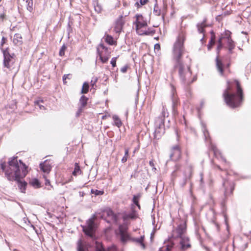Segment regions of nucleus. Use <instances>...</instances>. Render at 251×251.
I'll return each instance as SVG.
<instances>
[{
  "mask_svg": "<svg viewBox=\"0 0 251 251\" xmlns=\"http://www.w3.org/2000/svg\"><path fill=\"white\" fill-rule=\"evenodd\" d=\"M81 172L80 167L78 163H75V168L73 172V175L74 176H77L78 174H80Z\"/></svg>",
  "mask_w": 251,
  "mask_h": 251,
  "instance_id": "cd10ccee",
  "label": "nucleus"
},
{
  "mask_svg": "<svg viewBox=\"0 0 251 251\" xmlns=\"http://www.w3.org/2000/svg\"><path fill=\"white\" fill-rule=\"evenodd\" d=\"M89 88V83L87 82H85L83 84L80 93L81 94H87L88 92Z\"/></svg>",
  "mask_w": 251,
  "mask_h": 251,
  "instance_id": "c756f323",
  "label": "nucleus"
},
{
  "mask_svg": "<svg viewBox=\"0 0 251 251\" xmlns=\"http://www.w3.org/2000/svg\"><path fill=\"white\" fill-rule=\"evenodd\" d=\"M138 217L137 211L132 208L129 212H124L122 213V219L125 222V224L128 225L130 224L129 220H134Z\"/></svg>",
  "mask_w": 251,
  "mask_h": 251,
  "instance_id": "1a4fd4ad",
  "label": "nucleus"
},
{
  "mask_svg": "<svg viewBox=\"0 0 251 251\" xmlns=\"http://www.w3.org/2000/svg\"><path fill=\"white\" fill-rule=\"evenodd\" d=\"M197 76H195L193 77V79H192V80L191 82H194L195 81H196V80H197Z\"/></svg>",
  "mask_w": 251,
  "mask_h": 251,
  "instance_id": "e2e57ef3",
  "label": "nucleus"
},
{
  "mask_svg": "<svg viewBox=\"0 0 251 251\" xmlns=\"http://www.w3.org/2000/svg\"><path fill=\"white\" fill-rule=\"evenodd\" d=\"M97 53L100 57V59L103 63H106L110 56V53H105V56H103L102 51H100V49L99 47L97 49Z\"/></svg>",
  "mask_w": 251,
  "mask_h": 251,
  "instance_id": "a211bd4d",
  "label": "nucleus"
},
{
  "mask_svg": "<svg viewBox=\"0 0 251 251\" xmlns=\"http://www.w3.org/2000/svg\"><path fill=\"white\" fill-rule=\"evenodd\" d=\"M191 197V198L192 200V206H191V212L193 213L194 212V209H195V198L193 196L192 192L191 191V190L189 189V197Z\"/></svg>",
  "mask_w": 251,
  "mask_h": 251,
  "instance_id": "473e14b6",
  "label": "nucleus"
},
{
  "mask_svg": "<svg viewBox=\"0 0 251 251\" xmlns=\"http://www.w3.org/2000/svg\"><path fill=\"white\" fill-rule=\"evenodd\" d=\"M19 162L22 165L21 169L13 167L14 169L15 170L14 171V175H11L9 171H7L6 174V177L10 181H16L21 192L22 193H25L27 183L25 181H22L21 179L24 178L27 175L28 173L27 170V166L21 160H19Z\"/></svg>",
  "mask_w": 251,
  "mask_h": 251,
  "instance_id": "7ed1b4c3",
  "label": "nucleus"
},
{
  "mask_svg": "<svg viewBox=\"0 0 251 251\" xmlns=\"http://www.w3.org/2000/svg\"><path fill=\"white\" fill-rule=\"evenodd\" d=\"M67 49V46L63 44L62 46L61 47V49H60L59 54L60 56H62L64 55L65 54V51Z\"/></svg>",
  "mask_w": 251,
  "mask_h": 251,
  "instance_id": "79ce46f5",
  "label": "nucleus"
},
{
  "mask_svg": "<svg viewBox=\"0 0 251 251\" xmlns=\"http://www.w3.org/2000/svg\"><path fill=\"white\" fill-rule=\"evenodd\" d=\"M136 206H137V207H138L139 209H140V205L139 204V203H138V205H136Z\"/></svg>",
  "mask_w": 251,
  "mask_h": 251,
  "instance_id": "774afa93",
  "label": "nucleus"
},
{
  "mask_svg": "<svg viewBox=\"0 0 251 251\" xmlns=\"http://www.w3.org/2000/svg\"><path fill=\"white\" fill-rule=\"evenodd\" d=\"M121 240L123 243H126L127 240L130 239L129 235L128 233L120 234Z\"/></svg>",
  "mask_w": 251,
  "mask_h": 251,
  "instance_id": "c9c22d12",
  "label": "nucleus"
},
{
  "mask_svg": "<svg viewBox=\"0 0 251 251\" xmlns=\"http://www.w3.org/2000/svg\"><path fill=\"white\" fill-rule=\"evenodd\" d=\"M0 165L2 171L5 173V176L7 171H9L11 175H14L15 173L14 171L15 170L14 169V168L11 167L12 166L14 167H15L18 169H21L22 167V165L20 163L19 160H18L17 156H13L9 158L7 167H6L5 162L1 163Z\"/></svg>",
  "mask_w": 251,
  "mask_h": 251,
  "instance_id": "423d86ee",
  "label": "nucleus"
},
{
  "mask_svg": "<svg viewBox=\"0 0 251 251\" xmlns=\"http://www.w3.org/2000/svg\"><path fill=\"white\" fill-rule=\"evenodd\" d=\"M127 226L124 224V225H120L119 226L120 234H123L127 233Z\"/></svg>",
  "mask_w": 251,
  "mask_h": 251,
  "instance_id": "bb28decb",
  "label": "nucleus"
},
{
  "mask_svg": "<svg viewBox=\"0 0 251 251\" xmlns=\"http://www.w3.org/2000/svg\"><path fill=\"white\" fill-rule=\"evenodd\" d=\"M155 229H154L153 231L151 232V240H152V239L154 237V233L155 232Z\"/></svg>",
  "mask_w": 251,
  "mask_h": 251,
  "instance_id": "680f3d73",
  "label": "nucleus"
},
{
  "mask_svg": "<svg viewBox=\"0 0 251 251\" xmlns=\"http://www.w3.org/2000/svg\"><path fill=\"white\" fill-rule=\"evenodd\" d=\"M141 196L140 194H138L137 195H134L133 199H132V201L135 205H138L139 202V200Z\"/></svg>",
  "mask_w": 251,
  "mask_h": 251,
  "instance_id": "a19ab883",
  "label": "nucleus"
},
{
  "mask_svg": "<svg viewBox=\"0 0 251 251\" xmlns=\"http://www.w3.org/2000/svg\"><path fill=\"white\" fill-rule=\"evenodd\" d=\"M50 183V181L49 180H46V181L45 182V184L46 185H47L49 184Z\"/></svg>",
  "mask_w": 251,
  "mask_h": 251,
  "instance_id": "0e129e2a",
  "label": "nucleus"
},
{
  "mask_svg": "<svg viewBox=\"0 0 251 251\" xmlns=\"http://www.w3.org/2000/svg\"><path fill=\"white\" fill-rule=\"evenodd\" d=\"M1 50L3 53V66L7 69H10L16 60V56L15 53H10L9 49L7 48L6 49L1 48Z\"/></svg>",
  "mask_w": 251,
  "mask_h": 251,
  "instance_id": "0eeeda50",
  "label": "nucleus"
},
{
  "mask_svg": "<svg viewBox=\"0 0 251 251\" xmlns=\"http://www.w3.org/2000/svg\"><path fill=\"white\" fill-rule=\"evenodd\" d=\"M202 130L203 136L204 137L205 141L207 142H209V143H211L209 132L206 129L205 125L203 123L202 124Z\"/></svg>",
  "mask_w": 251,
  "mask_h": 251,
  "instance_id": "412c9836",
  "label": "nucleus"
},
{
  "mask_svg": "<svg viewBox=\"0 0 251 251\" xmlns=\"http://www.w3.org/2000/svg\"><path fill=\"white\" fill-rule=\"evenodd\" d=\"M88 100V98L86 96L82 95L79 100V103L81 104L80 108H79V112H81L82 109L87 104V101Z\"/></svg>",
  "mask_w": 251,
  "mask_h": 251,
  "instance_id": "4be33fe9",
  "label": "nucleus"
},
{
  "mask_svg": "<svg viewBox=\"0 0 251 251\" xmlns=\"http://www.w3.org/2000/svg\"><path fill=\"white\" fill-rule=\"evenodd\" d=\"M186 18H182L180 25V32L177 36L176 41L174 44L173 53L174 58L179 63L178 73L181 81L182 83L186 82L185 74L184 73V66L179 63V60L184 53V42L186 38L187 25Z\"/></svg>",
  "mask_w": 251,
  "mask_h": 251,
  "instance_id": "f257e3e1",
  "label": "nucleus"
},
{
  "mask_svg": "<svg viewBox=\"0 0 251 251\" xmlns=\"http://www.w3.org/2000/svg\"><path fill=\"white\" fill-rule=\"evenodd\" d=\"M125 22L123 20V16H121L116 21L115 26V30L117 33L121 31Z\"/></svg>",
  "mask_w": 251,
  "mask_h": 251,
  "instance_id": "dca6fc26",
  "label": "nucleus"
},
{
  "mask_svg": "<svg viewBox=\"0 0 251 251\" xmlns=\"http://www.w3.org/2000/svg\"><path fill=\"white\" fill-rule=\"evenodd\" d=\"M214 45L210 44V43H208L207 45V49L208 50H210L211 49L213 48Z\"/></svg>",
  "mask_w": 251,
  "mask_h": 251,
  "instance_id": "bf43d9fd",
  "label": "nucleus"
},
{
  "mask_svg": "<svg viewBox=\"0 0 251 251\" xmlns=\"http://www.w3.org/2000/svg\"><path fill=\"white\" fill-rule=\"evenodd\" d=\"M172 106L174 110L176 106L177 105V98L175 96L174 93L172 95Z\"/></svg>",
  "mask_w": 251,
  "mask_h": 251,
  "instance_id": "4c0bfd02",
  "label": "nucleus"
},
{
  "mask_svg": "<svg viewBox=\"0 0 251 251\" xmlns=\"http://www.w3.org/2000/svg\"><path fill=\"white\" fill-rule=\"evenodd\" d=\"M135 24H136L137 29L145 27L147 25V22L146 21H144V20L135 21Z\"/></svg>",
  "mask_w": 251,
  "mask_h": 251,
  "instance_id": "a878e982",
  "label": "nucleus"
},
{
  "mask_svg": "<svg viewBox=\"0 0 251 251\" xmlns=\"http://www.w3.org/2000/svg\"><path fill=\"white\" fill-rule=\"evenodd\" d=\"M223 186L225 189L224 195L225 197H227L232 193L234 189V185L232 182L224 179Z\"/></svg>",
  "mask_w": 251,
  "mask_h": 251,
  "instance_id": "f8f14e48",
  "label": "nucleus"
},
{
  "mask_svg": "<svg viewBox=\"0 0 251 251\" xmlns=\"http://www.w3.org/2000/svg\"><path fill=\"white\" fill-rule=\"evenodd\" d=\"M223 45L218 44L216 48L217 57L216 58V68L221 75L224 73V64L222 62L219 60V54L221 50L223 48Z\"/></svg>",
  "mask_w": 251,
  "mask_h": 251,
  "instance_id": "9b49d317",
  "label": "nucleus"
},
{
  "mask_svg": "<svg viewBox=\"0 0 251 251\" xmlns=\"http://www.w3.org/2000/svg\"><path fill=\"white\" fill-rule=\"evenodd\" d=\"M71 76V74H66V75H64L63 76V83L64 84H66L67 83V81H66V79H71V77L70 76Z\"/></svg>",
  "mask_w": 251,
  "mask_h": 251,
  "instance_id": "37998d69",
  "label": "nucleus"
},
{
  "mask_svg": "<svg viewBox=\"0 0 251 251\" xmlns=\"http://www.w3.org/2000/svg\"><path fill=\"white\" fill-rule=\"evenodd\" d=\"M6 20V10L3 6H0V24Z\"/></svg>",
  "mask_w": 251,
  "mask_h": 251,
  "instance_id": "5701e85b",
  "label": "nucleus"
},
{
  "mask_svg": "<svg viewBox=\"0 0 251 251\" xmlns=\"http://www.w3.org/2000/svg\"><path fill=\"white\" fill-rule=\"evenodd\" d=\"M182 122H184V124L185 125V127H187V121H186V119L185 118V116L184 115L183 116V119H181L180 120V122L182 124Z\"/></svg>",
  "mask_w": 251,
  "mask_h": 251,
  "instance_id": "5fc2aeb1",
  "label": "nucleus"
},
{
  "mask_svg": "<svg viewBox=\"0 0 251 251\" xmlns=\"http://www.w3.org/2000/svg\"><path fill=\"white\" fill-rule=\"evenodd\" d=\"M224 38L225 37L223 36H221V37H220L218 40V44L223 45L222 41Z\"/></svg>",
  "mask_w": 251,
  "mask_h": 251,
  "instance_id": "6e6d98bb",
  "label": "nucleus"
},
{
  "mask_svg": "<svg viewBox=\"0 0 251 251\" xmlns=\"http://www.w3.org/2000/svg\"><path fill=\"white\" fill-rule=\"evenodd\" d=\"M168 113L166 112L165 108L163 107L161 114L157 118L155 121V130L154 132V139L159 140L165 132V128L170 127V120H167L168 123L165 124L166 118H168Z\"/></svg>",
  "mask_w": 251,
  "mask_h": 251,
  "instance_id": "20e7f679",
  "label": "nucleus"
},
{
  "mask_svg": "<svg viewBox=\"0 0 251 251\" xmlns=\"http://www.w3.org/2000/svg\"><path fill=\"white\" fill-rule=\"evenodd\" d=\"M155 1V3L154 4V9H153V13L157 16H159L161 14V10L159 9V7L157 5V0H154Z\"/></svg>",
  "mask_w": 251,
  "mask_h": 251,
  "instance_id": "e433bc0d",
  "label": "nucleus"
},
{
  "mask_svg": "<svg viewBox=\"0 0 251 251\" xmlns=\"http://www.w3.org/2000/svg\"><path fill=\"white\" fill-rule=\"evenodd\" d=\"M105 42L110 45H113L115 41L114 40L113 37L108 34L105 35Z\"/></svg>",
  "mask_w": 251,
  "mask_h": 251,
  "instance_id": "b1692460",
  "label": "nucleus"
},
{
  "mask_svg": "<svg viewBox=\"0 0 251 251\" xmlns=\"http://www.w3.org/2000/svg\"><path fill=\"white\" fill-rule=\"evenodd\" d=\"M98 78L97 77H93L91 81V84L92 87L94 88V86H96V83L98 81Z\"/></svg>",
  "mask_w": 251,
  "mask_h": 251,
  "instance_id": "c03bdc74",
  "label": "nucleus"
},
{
  "mask_svg": "<svg viewBox=\"0 0 251 251\" xmlns=\"http://www.w3.org/2000/svg\"><path fill=\"white\" fill-rule=\"evenodd\" d=\"M129 155V149H125V156L127 157Z\"/></svg>",
  "mask_w": 251,
  "mask_h": 251,
  "instance_id": "4d7b16f0",
  "label": "nucleus"
},
{
  "mask_svg": "<svg viewBox=\"0 0 251 251\" xmlns=\"http://www.w3.org/2000/svg\"><path fill=\"white\" fill-rule=\"evenodd\" d=\"M180 155V151L179 147L178 146H174L171 150L169 154L170 158L173 160H176L178 159Z\"/></svg>",
  "mask_w": 251,
  "mask_h": 251,
  "instance_id": "2eb2a0df",
  "label": "nucleus"
},
{
  "mask_svg": "<svg viewBox=\"0 0 251 251\" xmlns=\"http://www.w3.org/2000/svg\"><path fill=\"white\" fill-rule=\"evenodd\" d=\"M128 66L126 65L121 69V71L123 73H126L127 72Z\"/></svg>",
  "mask_w": 251,
  "mask_h": 251,
  "instance_id": "864d4df0",
  "label": "nucleus"
},
{
  "mask_svg": "<svg viewBox=\"0 0 251 251\" xmlns=\"http://www.w3.org/2000/svg\"><path fill=\"white\" fill-rule=\"evenodd\" d=\"M94 4L95 11L98 13H101L102 11V7L100 5V4L99 3L98 1H95Z\"/></svg>",
  "mask_w": 251,
  "mask_h": 251,
  "instance_id": "2f4dec72",
  "label": "nucleus"
},
{
  "mask_svg": "<svg viewBox=\"0 0 251 251\" xmlns=\"http://www.w3.org/2000/svg\"><path fill=\"white\" fill-rule=\"evenodd\" d=\"M155 48H160V45H159V44H156L155 45Z\"/></svg>",
  "mask_w": 251,
  "mask_h": 251,
  "instance_id": "69168bd1",
  "label": "nucleus"
},
{
  "mask_svg": "<svg viewBox=\"0 0 251 251\" xmlns=\"http://www.w3.org/2000/svg\"><path fill=\"white\" fill-rule=\"evenodd\" d=\"M226 39L229 53L232 54V50L234 49L235 45L234 44V41L231 39V37L230 36H228Z\"/></svg>",
  "mask_w": 251,
  "mask_h": 251,
  "instance_id": "aec40b11",
  "label": "nucleus"
},
{
  "mask_svg": "<svg viewBox=\"0 0 251 251\" xmlns=\"http://www.w3.org/2000/svg\"><path fill=\"white\" fill-rule=\"evenodd\" d=\"M149 164L152 167V170L155 172L156 170V169L154 167V165L152 160L150 161Z\"/></svg>",
  "mask_w": 251,
  "mask_h": 251,
  "instance_id": "3c124183",
  "label": "nucleus"
},
{
  "mask_svg": "<svg viewBox=\"0 0 251 251\" xmlns=\"http://www.w3.org/2000/svg\"><path fill=\"white\" fill-rule=\"evenodd\" d=\"M174 246V243L172 241H169L168 244L166 245V248L164 250H163L162 248H160L158 251H171Z\"/></svg>",
  "mask_w": 251,
  "mask_h": 251,
  "instance_id": "c85d7f7f",
  "label": "nucleus"
},
{
  "mask_svg": "<svg viewBox=\"0 0 251 251\" xmlns=\"http://www.w3.org/2000/svg\"><path fill=\"white\" fill-rule=\"evenodd\" d=\"M103 214L101 216V218H103V217H106V218H108L109 220H105L106 222L110 223L111 221L114 223L117 224L118 222V217L116 214H115L112 209L110 208H106L103 210Z\"/></svg>",
  "mask_w": 251,
  "mask_h": 251,
  "instance_id": "9d476101",
  "label": "nucleus"
},
{
  "mask_svg": "<svg viewBox=\"0 0 251 251\" xmlns=\"http://www.w3.org/2000/svg\"><path fill=\"white\" fill-rule=\"evenodd\" d=\"M113 119L114 122V125L118 127H120L122 126V122L120 118L116 115L113 116Z\"/></svg>",
  "mask_w": 251,
  "mask_h": 251,
  "instance_id": "7c9ffc66",
  "label": "nucleus"
},
{
  "mask_svg": "<svg viewBox=\"0 0 251 251\" xmlns=\"http://www.w3.org/2000/svg\"><path fill=\"white\" fill-rule=\"evenodd\" d=\"M186 179H185L184 182L182 184V186L183 187L184 185H185L186 184Z\"/></svg>",
  "mask_w": 251,
  "mask_h": 251,
  "instance_id": "338daca9",
  "label": "nucleus"
},
{
  "mask_svg": "<svg viewBox=\"0 0 251 251\" xmlns=\"http://www.w3.org/2000/svg\"><path fill=\"white\" fill-rule=\"evenodd\" d=\"M40 168L44 173L49 174L52 168L51 163L50 160H46L40 164Z\"/></svg>",
  "mask_w": 251,
  "mask_h": 251,
  "instance_id": "4468645a",
  "label": "nucleus"
},
{
  "mask_svg": "<svg viewBox=\"0 0 251 251\" xmlns=\"http://www.w3.org/2000/svg\"><path fill=\"white\" fill-rule=\"evenodd\" d=\"M87 226L83 227V231L88 236L95 238L96 224L94 218L89 219L87 222Z\"/></svg>",
  "mask_w": 251,
  "mask_h": 251,
  "instance_id": "6e6552de",
  "label": "nucleus"
},
{
  "mask_svg": "<svg viewBox=\"0 0 251 251\" xmlns=\"http://www.w3.org/2000/svg\"><path fill=\"white\" fill-rule=\"evenodd\" d=\"M155 33V30H148V31H145L144 33H143V34L144 35H153V34H154Z\"/></svg>",
  "mask_w": 251,
  "mask_h": 251,
  "instance_id": "09e8293b",
  "label": "nucleus"
},
{
  "mask_svg": "<svg viewBox=\"0 0 251 251\" xmlns=\"http://www.w3.org/2000/svg\"><path fill=\"white\" fill-rule=\"evenodd\" d=\"M43 100H37L35 101V105L38 106L40 109H42V108H44V106L41 104H40L41 102H43Z\"/></svg>",
  "mask_w": 251,
  "mask_h": 251,
  "instance_id": "a18cd8bd",
  "label": "nucleus"
},
{
  "mask_svg": "<svg viewBox=\"0 0 251 251\" xmlns=\"http://www.w3.org/2000/svg\"><path fill=\"white\" fill-rule=\"evenodd\" d=\"M127 157H126V156H124L123 157V158L122 159V160H121V161H122V162L123 163H125V162L127 161Z\"/></svg>",
  "mask_w": 251,
  "mask_h": 251,
  "instance_id": "13d9d810",
  "label": "nucleus"
},
{
  "mask_svg": "<svg viewBox=\"0 0 251 251\" xmlns=\"http://www.w3.org/2000/svg\"><path fill=\"white\" fill-rule=\"evenodd\" d=\"M225 101L231 108L239 106L243 100V92L239 82H228V85L223 93Z\"/></svg>",
  "mask_w": 251,
  "mask_h": 251,
  "instance_id": "f03ea898",
  "label": "nucleus"
},
{
  "mask_svg": "<svg viewBox=\"0 0 251 251\" xmlns=\"http://www.w3.org/2000/svg\"><path fill=\"white\" fill-rule=\"evenodd\" d=\"M187 231V224L185 221L183 224H180L177 228L173 231L172 237L174 238H179L180 239L179 244L180 249L185 250L188 248V237L185 235Z\"/></svg>",
  "mask_w": 251,
  "mask_h": 251,
  "instance_id": "39448f33",
  "label": "nucleus"
},
{
  "mask_svg": "<svg viewBox=\"0 0 251 251\" xmlns=\"http://www.w3.org/2000/svg\"><path fill=\"white\" fill-rule=\"evenodd\" d=\"M6 41V38L4 37H2V39H1V44H0V48H2V47L3 46V45L5 43V42Z\"/></svg>",
  "mask_w": 251,
  "mask_h": 251,
  "instance_id": "603ef678",
  "label": "nucleus"
},
{
  "mask_svg": "<svg viewBox=\"0 0 251 251\" xmlns=\"http://www.w3.org/2000/svg\"><path fill=\"white\" fill-rule=\"evenodd\" d=\"M117 57H113L112 59H111V60L110 61V63L112 65V66L113 67H115L116 66V60H117Z\"/></svg>",
  "mask_w": 251,
  "mask_h": 251,
  "instance_id": "de8ad7c7",
  "label": "nucleus"
},
{
  "mask_svg": "<svg viewBox=\"0 0 251 251\" xmlns=\"http://www.w3.org/2000/svg\"><path fill=\"white\" fill-rule=\"evenodd\" d=\"M91 192L92 194H95L96 196H100L103 194V191L98 190L97 189H92Z\"/></svg>",
  "mask_w": 251,
  "mask_h": 251,
  "instance_id": "ea45409f",
  "label": "nucleus"
},
{
  "mask_svg": "<svg viewBox=\"0 0 251 251\" xmlns=\"http://www.w3.org/2000/svg\"><path fill=\"white\" fill-rule=\"evenodd\" d=\"M31 185L36 188H40L41 187V184L39 180L37 178L33 179L30 182Z\"/></svg>",
  "mask_w": 251,
  "mask_h": 251,
  "instance_id": "f704fd0d",
  "label": "nucleus"
},
{
  "mask_svg": "<svg viewBox=\"0 0 251 251\" xmlns=\"http://www.w3.org/2000/svg\"><path fill=\"white\" fill-rule=\"evenodd\" d=\"M26 3V9L30 12H33V0H23Z\"/></svg>",
  "mask_w": 251,
  "mask_h": 251,
  "instance_id": "393cba45",
  "label": "nucleus"
},
{
  "mask_svg": "<svg viewBox=\"0 0 251 251\" xmlns=\"http://www.w3.org/2000/svg\"><path fill=\"white\" fill-rule=\"evenodd\" d=\"M210 33L211 34V37L209 43H210V44H212L214 45L216 43L215 33L213 30H211Z\"/></svg>",
  "mask_w": 251,
  "mask_h": 251,
  "instance_id": "72a5a7b5",
  "label": "nucleus"
},
{
  "mask_svg": "<svg viewBox=\"0 0 251 251\" xmlns=\"http://www.w3.org/2000/svg\"><path fill=\"white\" fill-rule=\"evenodd\" d=\"M211 148H212V149L213 150V151H214V154H216L217 151H218L217 149L215 147H214L212 145L211 146Z\"/></svg>",
  "mask_w": 251,
  "mask_h": 251,
  "instance_id": "052dcab7",
  "label": "nucleus"
},
{
  "mask_svg": "<svg viewBox=\"0 0 251 251\" xmlns=\"http://www.w3.org/2000/svg\"><path fill=\"white\" fill-rule=\"evenodd\" d=\"M136 21H143V17L141 14H137L135 16Z\"/></svg>",
  "mask_w": 251,
  "mask_h": 251,
  "instance_id": "8fccbe9b",
  "label": "nucleus"
},
{
  "mask_svg": "<svg viewBox=\"0 0 251 251\" xmlns=\"http://www.w3.org/2000/svg\"><path fill=\"white\" fill-rule=\"evenodd\" d=\"M145 239L144 235L140 236V238H132L130 240L134 242L139 244L143 249H145L146 248V245L144 244V241Z\"/></svg>",
  "mask_w": 251,
  "mask_h": 251,
  "instance_id": "6ab92c4d",
  "label": "nucleus"
},
{
  "mask_svg": "<svg viewBox=\"0 0 251 251\" xmlns=\"http://www.w3.org/2000/svg\"><path fill=\"white\" fill-rule=\"evenodd\" d=\"M99 47H100L102 50L105 51V53H109L108 52V48L105 47L103 44L101 43L99 45Z\"/></svg>",
  "mask_w": 251,
  "mask_h": 251,
  "instance_id": "49530a36",
  "label": "nucleus"
},
{
  "mask_svg": "<svg viewBox=\"0 0 251 251\" xmlns=\"http://www.w3.org/2000/svg\"><path fill=\"white\" fill-rule=\"evenodd\" d=\"M13 43L18 47H21L23 43V38L21 34L16 33L14 35Z\"/></svg>",
  "mask_w": 251,
  "mask_h": 251,
  "instance_id": "f3484780",
  "label": "nucleus"
},
{
  "mask_svg": "<svg viewBox=\"0 0 251 251\" xmlns=\"http://www.w3.org/2000/svg\"><path fill=\"white\" fill-rule=\"evenodd\" d=\"M149 2V0H140L139 3L137 1L135 3V6L137 8H140L142 5H144Z\"/></svg>",
  "mask_w": 251,
  "mask_h": 251,
  "instance_id": "58836bf2",
  "label": "nucleus"
},
{
  "mask_svg": "<svg viewBox=\"0 0 251 251\" xmlns=\"http://www.w3.org/2000/svg\"><path fill=\"white\" fill-rule=\"evenodd\" d=\"M206 19H205L201 23H199L197 24V28H198V32L200 33L203 34V37L201 39V42L202 44H204L206 42V40L205 39V34H204V32H205L204 28L207 26V25L206 24Z\"/></svg>",
  "mask_w": 251,
  "mask_h": 251,
  "instance_id": "ddd939ff",
  "label": "nucleus"
}]
</instances>
